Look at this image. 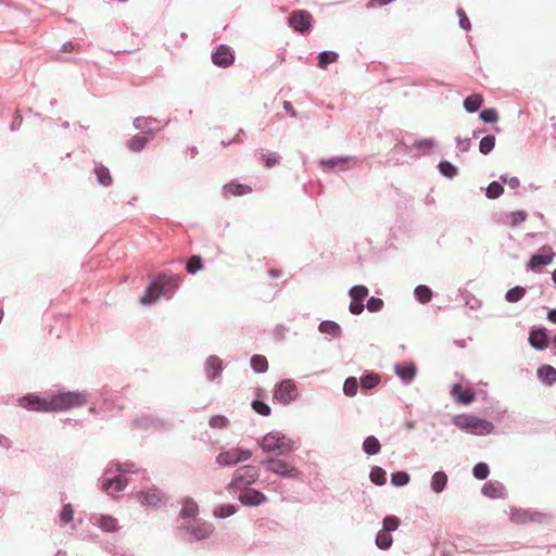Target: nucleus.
I'll return each instance as SVG.
<instances>
[{"instance_id":"f257e3e1","label":"nucleus","mask_w":556,"mask_h":556,"mask_svg":"<svg viewBox=\"0 0 556 556\" xmlns=\"http://www.w3.org/2000/svg\"><path fill=\"white\" fill-rule=\"evenodd\" d=\"M86 402V394L77 391L62 392L50 397H40L36 394H27L18 400V404L23 408L40 413L67 410L83 406Z\"/></svg>"},{"instance_id":"f03ea898","label":"nucleus","mask_w":556,"mask_h":556,"mask_svg":"<svg viewBox=\"0 0 556 556\" xmlns=\"http://www.w3.org/2000/svg\"><path fill=\"white\" fill-rule=\"evenodd\" d=\"M213 532V523L201 518L181 521L177 528V535L190 543L206 540Z\"/></svg>"},{"instance_id":"7ed1b4c3","label":"nucleus","mask_w":556,"mask_h":556,"mask_svg":"<svg viewBox=\"0 0 556 556\" xmlns=\"http://www.w3.org/2000/svg\"><path fill=\"white\" fill-rule=\"evenodd\" d=\"M452 422L458 429L475 435L489 434L494 428L492 422L468 414L454 416Z\"/></svg>"},{"instance_id":"20e7f679","label":"nucleus","mask_w":556,"mask_h":556,"mask_svg":"<svg viewBox=\"0 0 556 556\" xmlns=\"http://www.w3.org/2000/svg\"><path fill=\"white\" fill-rule=\"evenodd\" d=\"M261 447L266 453L287 454L294 447V441L280 432H269L263 437Z\"/></svg>"},{"instance_id":"39448f33","label":"nucleus","mask_w":556,"mask_h":556,"mask_svg":"<svg viewBox=\"0 0 556 556\" xmlns=\"http://www.w3.org/2000/svg\"><path fill=\"white\" fill-rule=\"evenodd\" d=\"M179 285V278L175 276L170 277H160L153 283H151L144 294L140 298V303L143 305H149L155 302L165 291L166 287H172L176 289Z\"/></svg>"},{"instance_id":"423d86ee","label":"nucleus","mask_w":556,"mask_h":556,"mask_svg":"<svg viewBox=\"0 0 556 556\" xmlns=\"http://www.w3.org/2000/svg\"><path fill=\"white\" fill-rule=\"evenodd\" d=\"M509 519L517 525H526L529 522L544 523L547 522L548 516L540 511L513 506L510 507Z\"/></svg>"},{"instance_id":"0eeeda50","label":"nucleus","mask_w":556,"mask_h":556,"mask_svg":"<svg viewBox=\"0 0 556 556\" xmlns=\"http://www.w3.org/2000/svg\"><path fill=\"white\" fill-rule=\"evenodd\" d=\"M135 473V471L129 472L117 465L114 470L112 468L106 470L103 486H126L134 482L131 476Z\"/></svg>"},{"instance_id":"6e6552de","label":"nucleus","mask_w":556,"mask_h":556,"mask_svg":"<svg viewBox=\"0 0 556 556\" xmlns=\"http://www.w3.org/2000/svg\"><path fill=\"white\" fill-rule=\"evenodd\" d=\"M298 388L290 379L282 380L274 392V397L281 404L287 405L298 397Z\"/></svg>"},{"instance_id":"1a4fd4ad","label":"nucleus","mask_w":556,"mask_h":556,"mask_svg":"<svg viewBox=\"0 0 556 556\" xmlns=\"http://www.w3.org/2000/svg\"><path fill=\"white\" fill-rule=\"evenodd\" d=\"M258 470L255 466L239 467L233 476L232 486H249L256 481Z\"/></svg>"},{"instance_id":"9d476101","label":"nucleus","mask_w":556,"mask_h":556,"mask_svg":"<svg viewBox=\"0 0 556 556\" xmlns=\"http://www.w3.org/2000/svg\"><path fill=\"white\" fill-rule=\"evenodd\" d=\"M237 497L243 506L255 507L266 503L267 497L257 489H237Z\"/></svg>"},{"instance_id":"9b49d317","label":"nucleus","mask_w":556,"mask_h":556,"mask_svg":"<svg viewBox=\"0 0 556 556\" xmlns=\"http://www.w3.org/2000/svg\"><path fill=\"white\" fill-rule=\"evenodd\" d=\"M313 16L304 10L293 11L289 16V25L300 33L309 31L312 28Z\"/></svg>"},{"instance_id":"f8f14e48","label":"nucleus","mask_w":556,"mask_h":556,"mask_svg":"<svg viewBox=\"0 0 556 556\" xmlns=\"http://www.w3.org/2000/svg\"><path fill=\"white\" fill-rule=\"evenodd\" d=\"M251 456H252V453L249 450H242V448L236 447V448H231L229 451L219 453V455L216 458V462L223 466L235 465L238 462L249 459Z\"/></svg>"},{"instance_id":"ddd939ff","label":"nucleus","mask_w":556,"mask_h":556,"mask_svg":"<svg viewBox=\"0 0 556 556\" xmlns=\"http://www.w3.org/2000/svg\"><path fill=\"white\" fill-rule=\"evenodd\" d=\"M90 522L103 532L114 533L119 530L117 519L110 515L93 514L90 517Z\"/></svg>"},{"instance_id":"4468645a","label":"nucleus","mask_w":556,"mask_h":556,"mask_svg":"<svg viewBox=\"0 0 556 556\" xmlns=\"http://www.w3.org/2000/svg\"><path fill=\"white\" fill-rule=\"evenodd\" d=\"M212 61L216 66L229 67L235 62V55L228 46L220 45L213 52Z\"/></svg>"},{"instance_id":"2eb2a0df","label":"nucleus","mask_w":556,"mask_h":556,"mask_svg":"<svg viewBox=\"0 0 556 556\" xmlns=\"http://www.w3.org/2000/svg\"><path fill=\"white\" fill-rule=\"evenodd\" d=\"M136 498L142 506L154 507L162 501L159 489H144L136 493Z\"/></svg>"},{"instance_id":"dca6fc26","label":"nucleus","mask_w":556,"mask_h":556,"mask_svg":"<svg viewBox=\"0 0 556 556\" xmlns=\"http://www.w3.org/2000/svg\"><path fill=\"white\" fill-rule=\"evenodd\" d=\"M555 253L552 248L543 247L539 253L533 254L529 261V267L531 269H536L541 266L548 265L552 263Z\"/></svg>"},{"instance_id":"f3484780","label":"nucleus","mask_w":556,"mask_h":556,"mask_svg":"<svg viewBox=\"0 0 556 556\" xmlns=\"http://www.w3.org/2000/svg\"><path fill=\"white\" fill-rule=\"evenodd\" d=\"M266 467L269 471L285 477H295L299 473L296 468L290 466L289 464L280 459L268 460Z\"/></svg>"},{"instance_id":"a211bd4d","label":"nucleus","mask_w":556,"mask_h":556,"mask_svg":"<svg viewBox=\"0 0 556 556\" xmlns=\"http://www.w3.org/2000/svg\"><path fill=\"white\" fill-rule=\"evenodd\" d=\"M252 192V188L244 184H239L237 181H230L223 187V195L225 198L230 197H241Z\"/></svg>"},{"instance_id":"6ab92c4d","label":"nucleus","mask_w":556,"mask_h":556,"mask_svg":"<svg viewBox=\"0 0 556 556\" xmlns=\"http://www.w3.org/2000/svg\"><path fill=\"white\" fill-rule=\"evenodd\" d=\"M199 506L192 498H185L181 502V509L179 513L180 522L188 519L198 518Z\"/></svg>"},{"instance_id":"aec40b11","label":"nucleus","mask_w":556,"mask_h":556,"mask_svg":"<svg viewBox=\"0 0 556 556\" xmlns=\"http://www.w3.org/2000/svg\"><path fill=\"white\" fill-rule=\"evenodd\" d=\"M451 394L459 404L467 405L475 400V392L471 389H463L458 383L452 387Z\"/></svg>"},{"instance_id":"412c9836","label":"nucleus","mask_w":556,"mask_h":556,"mask_svg":"<svg viewBox=\"0 0 556 556\" xmlns=\"http://www.w3.org/2000/svg\"><path fill=\"white\" fill-rule=\"evenodd\" d=\"M206 375L210 380L215 379L222 372V359L217 356H210L205 364Z\"/></svg>"},{"instance_id":"4be33fe9","label":"nucleus","mask_w":556,"mask_h":556,"mask_svg":"<svg viewBox=\"0 0 556 556\" xmlns=\"http://www.w3.org/2000/svg\"><path fill=\"white\" fill-rule=\"evenodd\" d=\"M530 344L538 350H542L546 346L547 336L545 329H535L530 332L529 336Z\"/></svg>"},{"instance_id":"5701e85b","label":"nucleus","mask_w":556,"mask_h":556,"mask_svg":"<svg viewBox=\"0 0 556 556\" xmlns=\"http://www.w3.org/2000/svg\"><path fill=\"white\" fill-rule=\"evenodd\" d=\"M237 513V506L233 504H222L216 505L213 510L212 515L217 519H225L228 518Z\"/></svg>"},{"instance_id":"b1692460","label":"nucleus","mask_w":556,"mask_h":556,"mask_svg":"<svg viewBox=\"0 0 556 556\" xmlns=\"http://www.w3.org/2000/svg\"><path fill=\"white\" fill-rule=\"evenodd\" d=\"M539 378L547 384L556 381V369L549 365H544L538 370Z\"/></svg>"},{"instance_id":"393cba45","label":"nucleus","mask_w":556,"mask_h":556,"mask_svg":"<svg viewBox=\"0 0 556 556\" xmlns=\"http://www.w3.org/2000/svg\"><path fill=\"white\" fill-rule=\"evenodd\" d=\"M483 102V98L481 94L479 93H473L469 97H467L465 100H464V108L468 111V112H476L479 110V108L481 106Z\"/></svg>"},{"instance_id":"a878e982","label":"nucleus","mask_w":556,"mask_h":556,"mask_svg":"<svg viewBox=\"0 0 556 556\" xmlns=\"http://www.w3.org/2000/svg\"><path fill=\"white\" fill-rule=\"evenodd\" d=\"M395 372L404 380L410 381L416 375V367L413 364L409 365H396Z\"/></svg>"},{"instance_id":"bb28decb","label":"nucleus","mask_w":556,"mask_h":556,"mask_svg":"<svg viewBox=\"0 0 556 556\" xmlns=\"http://www.w3.org/2000/svg\"><path fill=\"white\" fill-rule=\"evenodd\" d=\"M393 542V539L390 534V532H386L383 530H380L376 535V545L380 549H388L391 547Z\"/></svg>"},{"instance_id":"cd10ccee","label":"nucleus","mask_w":556,"mask_h":556,"mask_svg":"<svg viewBox=\"0 0 556 556\" xmlns=\"http://www.w3.org/2000/svg\"><path fill=\"white\" fill-rule=\"evenodd\" d=\"M251 367L256 371V372H265L267 369H268V362L266 359L265 356L263 355H253L251 357Z\"/></svg>"},{"instance_id":"c85d7f7f","label":"nucleus","mask_w":556,"mask_h":556,"mask_svg":"<svg viewBox=\"0 0 556 556\" xmlns=\"http://www.w3.org/2000/svg\"><path fill=\"white\" fill-rule=\"evenodd\" d=\"M96 175L98 181L103 186H110L113 181L110 170L103 165H98L96 167Z\"/></svg>"},{"instance_id":"c756f323","label":"nucleus","mask_w":556,"mask_h":556,"mask_svg":"<svg viewBox=\"0 0 556 556\" xmlns=\"http://www.w3.org/2000/svg\"><path fill=\"white\" fill-rule=\"evenodd\" d=\"M148 141L149 138L147 136L137 135L129 140L128 147L131 151L139 152L144 148Z\"/></svg>"},{"instance_id":"7c9ffc66","label":"nucleus","mask_w":556,"mask_h":556,"mask_svg":"<svg viewBox=\"0 0 556 556\" xmlns=\"http://www.w3.org/2000/svg\"><path fill=\"white\" fill-rule=\"evenodd\" d=\"M363 447L367 454L375 455L380 451V443L377 438L370 435L365 439Z\"/></svg>"},{"instance_id":"2f4dec72","label":"nucleus","mask_w":556,"mask_h":556,"mask_svg":"<svg viewBox=\"0 0 556 556\" xmlns=\"http://www.w3.org/2000/svg\"><path fill=\"white\" fill-rule=\"evenodd\" d=\"M369 477L371 482L378 485H382L387 482V472L378 466L371 468Z\"/></svg>"},{"instance_id":"473e14b6","label":"nucleus","mask_w":556,"mask_h":556,"mask_svg":"<svg viewBox=\"0 0 556 556\" xmlns=\"http://www.w3.org/2000/svg\"><path fill=\"white\" fill-rule=\"evenodd\" d=\"M526 294V289L522 288V287H514L511 289H509L506 294H505V299L506 301L510 302V303H515V302H518L519 300H521Z\"/></svg>"},{"instance_id":"72a5a7b5","label":"nucleus","mask_w":556,"mask_h":556,"mask_svg":"<svg viewBox=\"0 0 556 556\" xmlns=\"http://www.w3.org/2000/svg\"><path fill=\"white\" fill-rule=\"evenodd\" d=\"M495 147V137L492 135L485 136L480 140L479 151L486 155L489 154Z\"/></svg>"},{"instance_id":"f704fd0d","label":"nucleus","mask_w":556,"mask_h":556,"mask_svg":"<svg viewBox=\"0 0 556 556\" xmlns=\"http://www.w3.org/2000/svg\"><path fill=\"white\" fill-rule=\"evenodd\" d=\"M338 60V54L336 52L326 51L321 52L318 56V66L320 68H326L328 64L334 63Z\"/></svg>"},{"instance_id":"c9c22d12","label":"nucleus","mask_w":556,"mask_h":556,"mask_svg":"<svg viewBox=\"0 0 556 556\" xmlns=\"http://www.w3.org/2000/svg\"><path fill=\"white\" fill-rule=\"evenodd\" d=\"M415 295L421 303H428L432 298L431 290L424 285L416 287Z\"/></svg>"},{"instance_id":"e433bc0d","label":"nucleus","mask_w":556,"mask_h":556,"mask_svg":"<svg viewBox=\"0 0 556 556\" xmlns=\"http://www.w3.org/2000/svg\"><path fill=\"white\" fill-rule=\"evenodd\" d=\"M400 526V519L395 516H387L382 521V529L386 532H393Z\"/></svg>"},{"instance_id":"4c0bfd02","label":"nucleus","mask_w":556,"mask_h":556,"mask_svg":"<svg viewBox=\"0 0 556 556\" xmlns=\"http://www.w3.org/2000/svg\"><path fill=\"white\" fill-rule=\"evenodd\" d=\"M527 217H528V214L526 211H516V212L510 213L507 216V219H508V224L511 227H515V226L521 224L522 222H525L527 219Z\"/></svg>"},{"instance_id":"58836bf2","label":"nucleus","mask_w":556,"mask_h":556,"mask_svg":"<svg viewBox=\"0 0 556 556\" xmlns=\"http://www.w3.org/2000/svg\"><path fill=\"white\" fill-rule=\"evenodd\" d=\"M380 382V378L378 375L371 374L364 376L361 379L362 389L368 390L375 388Z\"/></svg>"},{"instance_id":"ea45409f","label":"nucleus","mask_w":556,"mask_h":556,"mask_svg":"<svg viewBox=\"0 0 556 556\" xmlns=\"http://www.w3.org/2000/svg\"><path fill=\"white\" fill-rule=\"evenodd\" d=\"M358 382L356 378L350 377L345 380L343 386L344 394L348 396H354L357 393Z\"/></svg>"},{"instance_id":"a19ab883","label":"nucleus","mask_w":556,"mask_h":556,"mask_svg":"<svg viewBox=\"0 0 556 556\" xmlns=\"http://www.w3.org/2000/svg\"><path fill=\"white\" fill-rule=\"evenodd\" d=\"M202 267V258L199 255H193L188 260L186 269L189 274H195Z\"/></svg>"},{"instance_id":"79ce46f5","label":"nucleus","mask_w":556,"mask_h":556,"mask_svg":"<svg viewBox=\"0 0 556 556\" xmlns=\"http://www.w3.org/2000/svg\"><path fill=\"white\" fill-rule=\"evenodd\" d=\"M74 518V509L71 504H65L60 513V521L62 525L70 523Z\"/></svg>"},{"instance_id":"37998d69","label":"nucleus","mask_w":556,"mask_h":556,"mask_svg":"<svg viewBox=\"0 0 556 556\" xmlns=\"http://www.w3.org/2000/svg\"><path fill=\"white\" fill-rule=\"evenodd\" d=\"M368 295V289L365 286H355L350 290V296L354 301H363Z\"/></svg>"},{"instance_id":"c03bdc74","label":"nucleus","mask_w":556,"mask_h":556,"mask_svg":"<svg viewBox=\"0 0 556 556\" xmlns=\"http://www.w3.org/2000/svg\"><path fill=\"white\" fill-rule=\"evenodd\" d=\"M504 192V188L501 184L493 181L486 188V197L489 199H496L502 195Z\"/></svg>"},{"instance_id":"a18cd8bd","label":"nucleus","mask_w":556,"mask_h":556,"mask_svg":"<svg viewBox=\"0 0 556 556\" xmlns=\"http://www.w3.org/2000/svg\"><path fill=\"white\" fill-rule=\"evenodd\" d=\"M319 330L324 333H329V334L336 336L340 332V327L334 321L327 320V321H323L319 325Z\"/></svg>"},{"instance_id":"49530a36","label":"nucleus","mask_w":556,"mask_h":556,"mask_svg":"<svg viewBox=\"0 0 556 556\" xmlns=\"http://www.w3.org/2000/svg\"><path fill=\"white\" fill-rule=\"evenodd\" d=\"M439 169L445 177L452 178L456 175L457 169L454 165H452L450 162H441L439 164Z\"/></svg>"},{"instance_id":"de8ad7c7","label":"nucleus","mask_w":556,"mask_h":556,"mask_svg":"<svg viewBox=\"0 0 556 556\" xmlns=\"http://www.w3.org/2000/svg\"><path fill=\"white\" fill-rule=\"evenodd\" d=\"M252 408L262 416H269L271 412L270 407L266 403L258 400L252 402Z\"/></svg>"},{"instance_id":"09e8293b","label":"nucleus","mask_w":556,"mask_h":556,"mask_svg":"<svg viewBox=\"0 0 556 556\" xmlns=\"http://www.w3.org/2000/svg\"><path fill=\"white\" fill-rule=\"evenodd\" d=\"M228 425H229V420L225 416H222V415H215L210 419V426L212 428L224 429V428H227Z\"/></svg>"},{"instance_id":"8fccbe9b","label":"nucleus","mask_w":556,"mask_h":556,"mask_svg":"<svg viewBox=\"0 0 556 556\" xmlns=\"http://www.w3.org/2000/svg\"><path fill=\"white\" fill-rule=\"evenodd\" d=\"M472 473L477 479L483 480L489 475V467L485 463H479L473 467Z\"/></svg>"},{"instance_id":"3c124183","label":"nucleus","mask_w":556,"mask_h":556,"mask_svg":"<svg viewBox=\"0 0 556 556\" xmlns=\"http://www.w3.org/2000/svg\"><path fill=\"white\" fill-rule=\"evenodd\" d=\"M409 482V476L404 471H399L392 475V483L396 486L406 485Z\"/></svg>"},{"instance_id":"603ef678","label":"nucleus","mask_w":556,"mask_h":556,"mask_svg":"<svg viewBox=\"0 0 556 556\" xmlns=\"http://www.w3.org/2000/svg\"><path fill=\"white\" fill-rule=\"evenodd\" d=\"M480 118L486 123H495L498 119V114L494 109H486L480 113Z\"/></svg>"},{"instance_id":"864d4df0","label":"nucleus","mask_w":556,"mask_h":556,"mask_svg":"<svg viewBox=\"0 0 556 556\" xmlns=\"http://www.w3.org/2000/svg\"><path fill=\"white\" fill-rule=\"evenodd\" d=\"M482 494L489 498H503L505 497V489H481Z\"/></svg>"},{"instance_id":"5fc2aeb1","label":"nucleus","mask_w":556,"mask_h":556,"mask_svg":"<svg viewBox=\"0 0 556 556\" xmlns=\"http://www.w3.org/2000/svg\"><path fill=\"white\" fill-rule=\"evenodd\" d=\"M447 482V476L443 471H437L432 476V486H445Z\"/></svg>"},{"instance_id":"6e6d98bb","label":"nucleus","mask_w":556,"mask_h":556,"mask_svg":"<svg viewBox=\"0 0 556 556\" xmlns=\"http://www.w3.org/2000/svg\"><path fill=\"white\" fill-rule=\"evenodd\" d=\"M367 308L369 312H379L383 307V301L379 298H370L367 301Z\"/></svg>"},{"instance_id":"4d7b16f0","label":"nucleus","mask_w":556,"mask_h":556,"mask_svg":"<svg viewBox=\"0 0 556 556\" xmlns=\"http://www.w3.org/2000/svg\"><path fill=\"white\" fill-rule=\"evenodd\" d=\"M456 13L459 17V26L465 30H469L471 27V24H470L469 18L467 17L465 11L462 8H459V9H457Z\"/></svg>"},{"instance_id":"13d9d810","label":"nucleus","mask_w":556,"mask_h":556,"mask_svg":"<svg viewBox=\"0 0 556 556\" xmlns=\"http://www.w3.org/2000/svg\"><path fill=\"white\" fill-rule=\"evenodd\" d=\"M261 159L267 168H271L279 163L278 156L276 154H262Z\"/></svg>"},{"instance_id":"bf43d9fd","label":"nucleus","mask_w":556,"mask_h":556,"mask_svg":"<svg viewBox=\"0 0 556 556\" xmlns=\"http://www.w3.org/2000/svg\"><path fill=\"white\" fill-rule=\"evenodd\" d=\"M350 312L354 315H358L364 311V304L362 301H352L350 304Z\"/></svg>"},{"instance_id":"052dcab7","label":"nucleus","mask_w":556,"mask_h":556,"mask_svg":"<svg viewBox=\"0 0 556 556\" xmlns=\"http://www.w3.org/2000/svg\"><path fill=\"white\" fill-rule=\"evenodd\" d=\"M501 180H502L503 182H508V185H509L511 188H516V187H518V186H519V179H518V178H516V177H513V178H510L509 180H507V178H506V177L501 176Z\"/></svg>"},{"instance_id":"680f3d73","label":"nucleus","mask_w":556,"mask_h":556,"mask_svg":"<svg viewBox=\"0 0 556 556\" xmlns=\"http://www.w3.org/2000/svg\"><path fill=\"white\" fill-rule=\"evenodd\" d=\"M283 108H285V110H286L287 112H289V113L291 114V116H295V111H294V109H293V106H292L291 102H289V101H285V102H283Z\"/></svg>"},{"instance_id":"e2e57ef3","label":"nucleus","mask_w":556,"mask_h":556,"mask_svg":"<svg viewBox=\"0 0 556 556\" xmlns=\"http://www.w3.org/2000/svg\"><path fill=\"white\" fill-rule=\"evenodd\" d=\"M547 318L549 321L556 324V309H552L548 312Z\"/></svg>"},{"instance_id":"0e129e2a","label":"nucleus","mask_w":556,"mask_h":556,"mask_svg":"<svg viewBox=\"0 0 556 556\" xmlns=\"http://www.w3.org/2000/svg\"><path fill=\"white\" fill-rule=\"evenodd\" d=\"M268 275L271 277V278H278L281 276V270L279 269H270L268 271Z\"/></svg>"},{"instance_id":"69168bd1","label":"nucleus","mask_w":556,"mask_h":556,"mask_svg":"<svg viewBox=\"0 0 556 556\" xmlns=\"http://www.w3.org/2000/svg\"><path fill=\"white\" fill-rule=\"evenodd\" d=\"M432 141L431 140H424L421 142L418 143V147H426V148H431L432 147Z\"/></svg>"},{"instance_id":"338daca9","label":"nucleus","mask_w":556,"mask_h":556,"mask_svg":"<svg viewBox=\"0 0 556 556\" xmlns=\"http://www.w3.org/2000/svg\"><path fill=\"white\" fill-rule=\"evenodd\" d=\"M553 280H554V282L556 283V269H555V270H554V273H553Z\"/></svg>"},{"instance_id":"774afa93","label":"nucleus","mask_w":556,"mask_h":556,"mask_svg":"<svg viewBox=\"0 0 556 556\" xmlns=\"http://www.w3.org/2000/svg\"><path fill=\"white\" fill-rule=\"evenodd\" d=\"M555 346H556V336L554 337V340H553Z\"/></svg>"}]
</instances>
